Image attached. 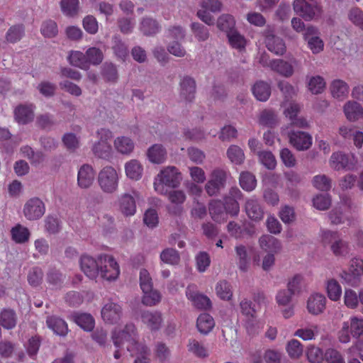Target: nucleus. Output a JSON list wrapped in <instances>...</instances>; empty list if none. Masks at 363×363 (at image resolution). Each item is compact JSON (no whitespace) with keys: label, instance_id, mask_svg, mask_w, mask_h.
I'll list each match as a JSON object with an SVG mask.
<instances>
[{"label":"nucleus","instance_id":"obj_1","mask_svg":"<svg viewBox=\"0 0 363 363\" xmlns=\"http://www.w3.org/2000/svg\"><path fill=\"white\" fill-rule=\"evenodd\" d=\"M111 338L117 348H125L135 357L134 363H148L150 352L143 342H139L133 323L115 327L111 332Z\"/></svg>","mask_w":363,"mask_h":363},{"label":"nucleus","instance_id":"obj_2","mask_svg":"<svg viewBox=\"0 0 363 363\" xmlns=\"http://www.w3.org/2000/svg\"><path fill=\"white\" fill-rule=\"evenodd\" d=\"M230 196L225 199V204L219 201H213L210 203L209 211L212 218L216 222H223L227 220L228 215L236 216L240 211L238 199L241 192L238 188H233L230 191Z\"/></svg>","mask_w":363,"mask_h":363},{"label":"nucleus","instance_id":"obj_3","mask_svg":"<svg viewBox=\"0 0 363 363\" xmlns=\"http://www.w3.org/2000/svg\"><path fill=\"white\" fill-rule=\"evenodd\" d=\"M182 180V173L176 167L167 166L154 178L153 188L157 194H167L170 189L178 187Z\"/></svg>","mask_w":363,"mask_h":363},{"label":"nucleus","instance_id":"obj_4","mask_svg":"<svg viewBox=\"0 0 363 363\" xmlns=\"http://www.w3.org/2000/svg\"><path fill=\"white\" fill-rule=\"evenodd\" d=\"M141 194L132 190L118 196L113 203L115 210L124 217H132L137 213V203L142 200Z\"/></svg>","mask_w":363,"mask_h":363},{"label":"nucleus","instance_id":"obj_5","mask_svg":"<svg viewBox=\"0 0 363 363\" xmlns=\"http://www.w3.org/2000/svg\"><path fill=\"white\" fill-rule=\"evenodd\" d=\"M119 180V172L112 166H106L99 172L98 184L100 189L104 193L113 194L117 191Z\"/></svg>","mask_w":363,"mask_h":363},{"label":"nucleus","instance_id":"obj_6","mask_svg":"<svg viewBox=\"0 0 363 363\" xmlns=\"http://www.w3.org/2000/svg\"><path fill=\"white\" fill-rule=\"evenodd\" d=\"M323 240L330 245V250L336 257H345L350 250L349 244L340 238L337 232L327 230L323 233Z\"/></svg>","mask_w":363,"mask_h":363},{"label":"nucleus","instance_id":"obj_7","mask_svg":"<svg viewBox=\"0 0 363 363\" xmlns=\"http://www.w3.org/2000/svg\"><path fill=\"white\" fill-rule=\"evenodd\" d=\"M222 9L223 3L220 0H201L196 15L204 23L213 26L215 23V18L211 12H220Z\"/></svg>","mask_w":363,"mask_h":363},{"label":"nucleus","instance_id":"obj_8","mask_svg":"<svg viewBox=\"0 0 363 363\" xmlns=\"http://www.w3.org/2000/svg\"><path fill=\"white\" fill-rule=\"evenodd\" d=\"M361 273L363 274V259L354 258L350 260L348 268L339 274V277L344 284L357 286Z\"/></svg>","mask_w":363,"mask_h":363},{"label":"nucleus","instance_id":"obj_9","mask_svg":"<svg viewBox=\"0 0 363 363\" xmlns=\"http://www.w3.org/2000/svg\"><path fill=\"white\" fill-rule=\"evenodd\" d=\"M46 211L45 204L38 197H32L28 199L22 209L24 218L28 221H36L45 215Z\"/></svg>","mask_w":363,"mask_h":363},{"label":"nucleus","instance_id":"obj_10","mask_svg":"<svg viewBox=\"0 0 363 363\" xmlns=\"http://www.w3.org/2000/svg\"><path fill=\"white\" fill-rule=\"evenodd\" d=\"M240 308L242 314L246 315V328L248 333L254 334L258 333L264 327L263 321L257 319L255 316V311L252 308L251 302L247 300H243L240 302Z\"/></svg>","mask_w":363,"mask_h":363},{"label":"nucleus","instance_id":"obj_11","mask_svg":"<svg viewBox=\"0 0 363 363\" xmlns=\"http://www.w3.org/2000/svg\"><path fill=\"white\" fill-rule=\"evenodd\" d=\"M99 276L108 281H113L118 278L120 269L116 261L110 256L99 257Z\"/></svg>","mask_w":363,"mask_h":363},{"label":"nucleus","instance_id":"obj_12","mask_svg":"<svg viewBox=\"0 0 363 363\" xmlns=\"http://www.w3.org/2000/svg\"><path fill=\"white\" fill-rule=\"evenodd\" d=\"M294 295V293L287 288L279 290L275 296L276 303L282 308L281 314L286 319L294 315V306L291 303Z\"/></svg>","mask_w":363,"mask_h":363},{"label":"nucleus","instance_id":"obj_13","mask_svg":"<svg viewBox=\"0 0 363 363\" xmlns=\"http://www.w3.org/2000/svg\"><path fill=\"white\" fill-rule=\"evenodd\" d=\"M303 38L307 42L308 48L313 54H318L324 49L323 40L319 36L318 29L308 26L303 33Z\"/></svg>","mask_w":363,"mask_h":363},{"label":"nucleus","instance_id":"obj_14","mask_svg":"<svg viewBox=\"0 0 363 363\" xmlns=\"http://www.w3.org/2000/svg\"><path fill=\"white\" fill-rule=\"evenodd\" d=\"M226 180L225 172L216 169L211 174L210 179L206 184V191L210 196L216 194L224 187Z\"/></svg>","mask_w":363,"mask_h":363},{"label":"nucleus","instance_id":"obj_15","mask_svg":"<svg viewBox=\"0 0 363 363\" xmlns=\"http://www.w3.org/2000/svg\"><path fill=\"white\" fill-rule=\"evenodd\" d=\"M96 172L90 164L80 166L77 172V186L82 189H89L94 184Z\"/></svg>","mask_w":363,"mask_h":363},{"label":"nucleus","instance_id":"obj_16","mask_svg":"<svg viewBox=\"0 0 363 363\" xmlns=\"http://www.w3.org/2000/svg\"><path fill=\"white\" fill-rule=\"evenodd\" d=\"M101 314L106 323L116 324L121 318L122 309L118 303L110 301L103 306Z\"/></svg>","mask_w":363,"mask_h":363},{"label":"nucleus","instance_id":"obj_17","mask_svg":"<svg viewBox=\"0 0 363 363\" xmlns=\"http://www.w3.org/2000/svg\"><path fill=\"white\" fill-rule=\"evenodd\" d=\"M294 10L305 20L310 21L314 18L316 13L321 12V7L318 4L311 6L305 0H294Z\"/></svg>","mask_w":363,"mask_h":363},{"label":"nucleus","instance_id":"obj_18","mask_svg":"<svg viewBox=\"0 0 363 363\" xmlns=\"http://www.w3.org/2000/svg\"><path fill=\"white\" fill-rule=\"evenodd\" d=\"M326 302V297L323 294L319 292L313 293L307 299V311L312 315H319L325 311Z\"/></svg>","mask_w":363,"mask_h":363},{"label":"nucleus","instance_id":"obj_19","mask_svg":"<svg viewBox=\"0 0 363 363\" xmlns=\"http://www.w3.org/2000/svg\"><path fill=\"white\" fill-rule=\"evenodd\" d=\"M124 172L127 179L130 181L138 182L143 176V164L137 159H130L124 164Z\"/></svg>","mask_w":363,"mask_h":363},{"label":"nucleus","instance_id":"obj_20","mask_svg":"<svg viewBox=\"0 0 363 363\" xmlns=\"http://www.w3.org/2000/svg\"><path fill=\"white\" fill-rule=\"evenodd\" d=\"M297 65L295 59L289 61L274 60L269 62V67L274 72L285 77H290L294 72V66Z\"/></svg>","mask_w":363,"mask_h":363},{"label":"nucleus","instance_id":"obj_21","mask_svg":"<svg viewBox=\"0 0 363 363\" xmlns=\"http://www.w3.org/2000/svg\"><path fill=\"white\" fill-rule=\"evenodd\" d=\"M99 257L94 259L91 257L84 255L80 259V267L82 271L90 279H96L99 276Z\"/></svg>","mask_w":363,"mask_h":363},{"label":"nucleus","instance_id":"obj_22","mask_svg":"<svg viewBox=\"0 0 363 363\" xmlns=\"http://www.w3.org/2000/svg\"><path fill=\"white\" fill-rule=\"evenodd\" d=\"M114 150L121 155L129 156L135 150V142L126 135H119L113 142Z\"/></svg>","mask_w":363,"mask_h":363},{"label":"nucleus","instance_id":"obj_23","mask_svg":"<svg viewBox=\"0 0 363 363\" xmlns=\"http://www.w3.org/2000/svg\"><path fill=\"white\" fill-rule=\"evenodd\" d=\"M186 295L192 304L198 308L206 309L211 305L209 298L199 293L194 286H189L187 287Z\"/></svg>","mask_w":363,"mask_h":363},{"label":"nucleus","instance_id":"obj_24","mask_svg":"<svg viewBox=\"0 0 363 363\" xmlns=\"http://www.w3.org/2000/svg\"><path fill=\"white\" fill-rule=\"evenodd\" d=\"M289 138V143L298 150H308L312 145V137L305 132H292Z\"/></svg>","mask_w":363,"mask_h":363},{"label":"nucleus","instance_id":"obj_25","mask_svg":"<svg viewBox=\"0 0 363 363\" xmlns=\"http://www.w3.org/2000/svg\"><path fill=\"white\" fill-rule=\"evenodd\" d=\"M342 109L345 118L350 122H356L363 118V106L357 101H347Z\"/></svg>","mask_w":363,"mask_h":363},{"label":"nucleus","instance_id":"obj_26","mask_svg":"<svg viewBox=\"0 0 363 363\" xmlns=\"http://www.w3.org/2000/svg\"><path fill=\"white\" fill-rule=\"evenodd\" d=\"M324 289L327 297L332 301H339L342 296L340 283L335 278L327 279L324 283Z\"/></svg>","mask_w":363,"mask_h":363},{"label":"nucleus","instance_id":"obj_27","mask_svg":"<svg viewBox=\"0 0 363 363\" xmlns=\"http://www.w3.org/2000/svg\"><path fill=\"white\" fill-rule=\"evenodd\" d=\"M346 155L340 152L333 153L330 159V166L335 170H340L342 169H350L354 166L353 162V157Z\"/></svg>","mask_w":363,"mask_h":363},{"label":"nucleus","instance_id":"obj_28","mask_svg":"<svg viewBox=\"0 0 363 363\" xmlns=\"http://www.w3.org/2000/svg\"><path fill=\"white\" fill-rule=\"evenodd\" d=\"M167 150L161 144H154L150 146L146 152V156L150 163L160 164L167 160Z\"/></svg>","mask_w":363,"mask_h":363},{"label":"nucleus","instance_id":"obj_29","mask_svg":"<svg viewBox=\"0 0 363 363\" xmlns=\"http://www.w3.org/2000/svg\"><path fill=\"white\" fill-rule=\"evenodd\" d=\"M259 245L260 249L267 253L277 254L281 249L280 240L269 235H264L260 237Z\"/></svg>","mask_w":363,"mask_h":363},{"label":"nucleus","instance_id":"obj_30","mask_svg":"<svg viewBox=\"0 0 363 363\" xmlns=\"http://www.w3.org/2000/svg\"><path fill=\"white\" fill-rule=\"evenodd\" d=\"M11 240L16 244H24L30 240L31 233L25 225L17 223L10 230Z\"/></svg>","mask_w":363,"mask_h":363},{"label":"nucleus","instance_id":"obj_31","mask_svg":"<svg viewBox=\"0 0 363 363\" xmlns=\"http://www.w3.org/2000/svg\"><path fill=\"white\" fill-rule=\"evenodd\" d=\"M14 118L19 124H26L34 118L33 105H19L14 110Z\"/></svg>","mask_w":363,"mask_h":363},{"label":"nucleus","instance_id":"obj_32","mask_svg":"<svg viewBox=\"0 0 363 363\" xmlns=\"http://www.w3.org/2000/svg\"><path fill=\"white\" fill-rule=\"evenodd\" d=\"M196 84L189 77H184L180 82V96L186 101H191L194 97Z\"/></svg>","mask_w":363,"mask_h":363},{"label":"nucleus","instance_id":"obj_33","mask_svg":"<svg viewBox=\"0 0 363 363\" xmlns=\"http://www.w3.org/2000/svg\"><path fill=\"white\" fill-rule=\"evenodd\" d=\"M330 91L332 96L337 100L342 101L348 95L349 86L343 80H333L330 86Z\"/></svg>","mask_w":363,"mask_h":363},{"label":"nucleus","instance_id":"obj_34","mask_svg":"<svg viewBox=\"0 0 363 363\" xmlns=\"http://www.w3.org/2000/svg\"><path fill=\"white\" fill-rule=\"evenodd\" d=\"M254 96L260 101H266L271 94L270 85L263 81H258L252 87Z\"/></svg>","mask_w":363,"mask_h":363},{"label":"nucleus","instance_id":"obj_35","mask_svg":"<svg viewBox=\"0 0 363 363\" xmlns=\"http://www.w3.org/2000/svg\"><path fill=\"white\" fill-rule=\"evenodd\" d=\"M245 208L247 216L251 220L258 221L262 219L264 212L256 199H248Z\"/></svg>","mask_w":363,"mask_h":363},{"label":"nucleus","instance_id":"obj_36","mask_svg":"<svg viewBox=\"0 0 363 363\" xmlns=\"http://www.w3.org/2000/svg\"><path fill=\"white\" fill-rule=\"evenodd\" d=\"M46 323L48 327L57 335L65 336L68 332V327L65 321L57 317H48Z\"/></svg>","mask_w":363,"mask_h":363},{"label":"nucleus","instance_id":"obj_37","mask_svg":"<svg viewBox=\"0 0 363 363\" xmlns=\"http://www.w3.org/2000/svg\"><path fill=\"white\" fill-rule=\"evenodd\" d=\"M266 45L269 50L277 55H283L286 50V46L283 40L272 34L266 36Z\"/></svg>","mask_w":363,"mask_h":363},{"label":"nucleus","instance_id":"obj_38","mask_svg":"<svg viewBox=\"0 0 363 363\" xmlns=\"http://www.w3.org/2000/svg\"><path fill=\"white\" fill-rule=\"evenodd\" d=\"M216 26L219 30L227 33L233 32L235 27V20L233 16L228 13L220 15L216 22Z\"/></svg>","mask_w":363,"mask_h":363},{"label":"nucleus","instance_id":"obj_39","mask_svg":"<svg viewBox=\"0 0 363 363\" xmlns=\"http://www.w3.org/2000/svg\"><path fill=\"white\" fill-rule=\"evenodd\" d=\"M235 252L239 269L242 272H247L250 263L248 249L245 246L240 245L235 247Z\"/></svg>","mask_w":363,"mask_h":363},{"label":"nucleus","instance_id":"obj_40","mask_svg":"<svg viewBox=\"0 0 363 363\" xmlns=\"http://www.w3.org/2000/svg\"><path fill=\"white\" fill-rule=\"evenodd\" d=\"M215 326V321L213 317L208 313L201 314L196 321L198 330L202 334H208Z\"/></svg>","mask_w":363,"mask_h":363},{"label":"nucleus","instance_id":"obj_41","mask_svg":"<svg viewBox=\"0 0 363 363\" xmlns=\"http://www.w3.org/2000/svg\"><path fill=\"white\" fill-rule=\"evenodd\" d=\"M307 87L312 94L323 93L326 87V82L323 77L316 75L308 78Z\"/></svg>","mask_w":363,"mask_h":363},{"label":"nucleus","instance_id":"obj_42","mask_svg":"<svg viewBox=\"0 0 363 363\" xmlns=\"http://www.w3.org/2000/svg\"><path fill=\"white\" fill-rule=\"evenodd\" d=\"M141 320L150 329L155 330L161 324L162 316L158 312L145 311L141 315Z\"/></svg>","mask_w":363,"mask_h":363},{"label":"nucleus","instance_id":"obj_43","mask_svg":"<svg viewBox=\"0 0 363 363\" xmlns=\"http://www.w3.org/2000/svg\"><path fill=\"white\" fill-rule=\"evenodd\" d=\"M60 5L62 13L68 17H74L79 11V0H60Z\"/></svg>","mask_w":363,"mask_h":363},{"label":"nucleus","instance_id":"obj_44","mask_svg":"<svg viewBox=\"0 0 363 363\" xmlns=\"http://www.w3.org/2000/svg\"><path fill=\"white\" fill-rule=\"evenodd\" d=\"M94 154L102 159L108 160L113 155V150L109 143L98 141L92 147Z\"/></svg>","mask_w":363,"mask_h":363},{"label":"nucleus","instance_id":"obj_45","mask_svg":"<svg viewBox=\"0 0 363 363\" xmlns=\"http://www.w3.org/2000/svg\"><path fill=\"white\" fill-rule=\"evenodd\" d=\"M217 296L223 301H230L233 296L231 284L225 280L218 281L215 286Z\"/></svg>","mask_w":363,"mask_h":363},{"label":"nucleus","instance_id":"obj_46","mask_svg":"<svg viewBox=\"0 0 363 363\" xmlns=\"http://www.w3.org/2000/svg\"><path fill=\"white\" fill-rule=\"evenodd\" d=\"M74 321L84 330L91 331L95 325L94 318L89 313H77L73 316Z\"/></svg>","mask_w":363,"mask_h":363},{"label":"nucleus","instance_id":"obj_47","mask_svg":"<svg viewBox=\"0 0 363 363\" xmlns=\"http://www.w3.org/2000/svg\"><path fill=\"white\" fill-rule=\"evenodd\" d=\"M318 335V328L314 325L298 328L294 333L295 337L301 338L303 341L315 340Z\"/></svg>","mask_w":363,"mask_h":363},{"label":"nucleus","instance_id":"obj_48","mask_svg":"<svg viewBox=\"0 0 363 363\" xmlns=\"http://www.w3.org/2000/svg\"><path fill=\"white\" fill-rule=\"evenodd\" d=\"M142 303L147 306H153L158 304L161 299L162 296L160 293L154 289L153 287L148 289V290H143Z\"/></svg>","mask_w":363,"mask_h":363},{"label":"nucleus","instance_id":"obj_49","mask_svg":"<svg viewBox=\"0 0 363 363\" xmlns=\"http://www.w3.org/2000/svg\"><path fill=\"white\" fill-rule=\"evenodd\" d=\"M286 351L290 358L298 359L303 354V346L298 340L291 339L286 344Z\"/></svg>","mask_w":363,"mask_h":363},{"label":"nucleus","instance_id":"obj_50","mask_svg":"<svg viewBox=\"0 0 363 363\" xmlns=\"http://www.w3.org/2000/svg\"><path fill=\"white\" fill-rule=\"evenodd\" d=\"M306 356L311 363H322L325 359V353H323L322 349L314 345H309L307 347Z\"/></svg>","mask_w":363,"mask_h":363},{"label":"nucleus","instance_id":"obj_51","mask_svg":"<svg viewBox=\"0 0 363 363\" xmlns=\"http://www.w3.org/2000/svg\"><path fill=\"white\" fill-rule=\"evenodd\" d=\"M345 323L348 325L352 337H358L363 335V318L352 316L347 321H345Z\"/></svg>","mask_w":363,"mask_h":363},{"label":"nucleus","instance_id":"obj_52","mask_svg":"<svg viewBox=\"0 0 363 363\" xmlns=\"http://www.w3.org/2000/svg\"><path fill=\"white\" fill-rule=\"evenodd\" d=\"M68 60L71 65L81 69H87L89 67L86 55H84V54L80 51H71L68 57Z\"/></svg>","mask_w":363,"mask_h":363},{"label":"nucleus","instance_id":"obj_53","mask_svg":"<svg viewBox=\"0 0 363 363\" xmlns=\"http://www.w3.org/2000/svg\"><path fill=\"white\" fill-rule=\"evenodd\" d=\"M230 45L235 49L242 51L247 45V40L243 35L237 30L230 32L228 35Z\"/></svg>","mask_w":363,"mask_h":363},{"label":"nucleus","instance_id":"obj_54","mask_svg":"<svg viewBox=\"0 0 363 363\" xmlns=\"http://www.w3.org/2000/svg\"><path fill=\"white\" fill-rule=\"evenodd\" d=\"M344 304L350 309L357 308L359 305V294L350 288H345L343 294Z\"/></svg>","mask_w":363,"mask_h":363},{"label":"nucleus","instance_id":"obj_55","mask_svg":"<svg viewBox=\"0 0 363 363\" xmlns=\"http://www.w3.org/2000/svg\"><path fill=\"white\" fill-rule=\"evenodd\" d=\"M0 324L6 329H11L16 324V318L12 310H4L0 313Z\"/></svg>","mask_w":363,"mask_h":363},{"label":"nucleus","instance_id":"obj_56","mask_svg":"<svg viewBox=\"0 0 363 363\" xmlns=\"http://www.w3.org/2000/svg\"><path fill=\"white\" fill-rule=\"evenodd\" d=\"M227 155L231 162L240 164L244 162L245 155L242 150L237 145H231L227 150Z\"/></svg>","mask_w":363,"mask_h":363},{"label":"nucleus","instance_id":"obj_57","mask_svg":"<svg viewBox=\"0 0 363 363\" xmlns=\"http://www.w3.org/2000/svg\"><path fill=\"white\" fill-rule=\"evenodd\" d=\"M282 107L284 116L290 121H293L298 116V113L301 110L300 105L294 101H285L283 103Z\"/></svg>","mask_w":363,"mask_h":363},{"label":"nucleus","instance_id":"obj_58","mask_svg":"<svg viewBox=\"0 0 363 363\" xmlns=\"http://www.w3.org/2000/svg\"><path fill=\"white\" fill-rule=\"evenodd\" d=\"M240 184L244 190L250 191L255 188L257 185V181L252 174L248 172H245L241 173L240 174Z\"/></svg>","mask_w":363,"mask_h":363},{"label":"nucleus","instance_id":"obj_59","mask_svg":"<svg viewBox=\"0 0 363 363\" xmlns=\"http://www.w3.org/2000/svg\"><path fill=\"white\" fill-rule=\"evenodd\" d=\"M312 184L318 190L327 191L331 188V180L324 174H318L313 178Z\"/></svg>","mask_w":363,"mask_h":363},{"label":"nucleus","instance_id":"obj_60","mask_svg":"<svg viewBox=\"0 0 363 363\" xmlns=\"http://www.w3.org/2000/svg\"><path fill=\"white\" fill-rule=\"evenodd\" d=\"M40 31L45 38H53L58 33L57 25L55 21L48 20L42 23Z\"/></svg>","mask_w":363,"mask_h":363},{"label":"nucleus","instance_id":"obj_61","mask_svg":"<svg viewBox=\"0 0 363 363\" xmlns=\"http://www.w3.org/2000/svg\"><path fill=\"white\" fill-rule=\"evenodd\" d=\"M258 157L260 163L269 169H273L277 165V160L274 155L269 151L259 152Z\"/></svg>","mask_w":363,"mask_h":363},{"label":"nucleus","instance_id":"obj_62","mask_svg":"<svg viewBox=\"0 0 363 363\" xmlns=\"http://www.w3.org/2000/svg\"><path fill=\"white\" fill-rule=\"evenodd\" d=\"M160 259L167 264H176L179 261L178 252L172 248L164 250L160 254Z\"/></svg>","mask_w":363,"mask_h":363},{"label":"nucleus","instance_id":"obj_63","mask_svg":"<svg viewBox=\"0 0 363 363\" xmlns=\"http://www.w3.org/2000/svg\"><path fill=\"white\" fill-rule=\"evenodd\" d=\"M140 29L145 35H148L156 33L159 30V26L155 20L144 18L140 23Z\"/></svg>","mask_w":363,"mask_h":363},{"label":"nucleus","instance_id":"obj_64","mask_svg":"<svg viewBox=\"0 0 363 363\" xmlns=\"http://www.w3.org/2000/svg\"><path fill=\"white\" fill-rule=\"evenodd\" d=\"M324 360L327 363H345L341 352L334 348H328L325 350Z\"/></svg>","mask_w":363,"mask_h":363}]
</instances>
